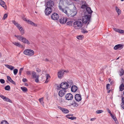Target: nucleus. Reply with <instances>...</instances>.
<instances>
[{
    "instance_id": "nucleus-27",
    "label": "nucleus",
    "mask_w": 124,
    "mask_h": 124,
    "mask_svg": "<svg viewBox=\"0 0 124 124\" xmlns=\"http://www.w3.org/2000/svg\"><path fill=\"white\" fill-rule=\"evenodd\" d=\"M61 11L67 15L68 16H69V14L67 12V10L63 8Z\"/></svg>"
},
{
    "instance_id": "nucleus-44",
    "label": "nucleus",
    "mask_w": 124,
    "mask_h": 124,
    "mask_svg": "<svg viewBox=\"0 0 124 124\" xmlns=\"http://www.w3.org/2000/svg\"><path fill=\"white\" fill-rule=\"evenodd\" d=\"M7 16L8 15L6 14H5L3 17V20H5L7 18Z\"/></svg>"
},
{
    "instance_id": "nucleus-5",
    "label": "nucleus",
    "mask_w": 124,
    "mask_h": 124,
    "mask_svg": "<svg viewBox=\"0 0 124 124\" xmlns=\"http://www.w3.org/2000/svg\"><path fill=\"white\" fill-rule=\"evenodd\" d=\"M70 85H69V84H68V83L66 82H62L60 85V87H58L59 88L62 89L66 90L68 88V87H70Z\"/></svg>"
},
{
    "instance_id": "nucleus-21",
    "label": "nucleus",
    "mask_w": 124,
    "mask_h": 124,
    "mask_svg": "<svg viewBox=\"0 0 124 124\" xmlns=\"http://www.w3.org/2000/svg\"><path fill=\"white\" fill-rule=\"evenodd\" d=\"M0 4L4 8H5V7H6L5 2L2 0H0Z\"/></svg>"
},
{
    "instance_id": "nucleus-2",
    "label": "nucleus",
    "mask_w": 124,
    "mask_h": 124,
    "mask_svg": "<svg viewBox=\"0 0 124 124\" xmlns=\"http://www.w3.org/2000/svg\"><path fill=\"white\" fill-rule=\"evenodd\" d=\"M83 24L81 19H79L74 23L73 26L75 29H79L82 27Z\"/></svg>"
},
{
    "instance_id": "nucleus-41",
    "label": "nucleus",
    "mask_w": 124,
    "mask_h": 124,
    "mask_svg": "<svg viewBox=\"0 0 124 124\" xmlns=\"http://www.w3.org/2000/svg\"><path fill=\"white\" fill-rule=\"evenodd\" d=\"M39 76L37 75V77L36 78V79H35V81L37 82V83H38L39 82Z\"/></svg>"
},
{
    "instance_id": "nucleus-16",
    "label": "nucleus",
    "mask_w": 124,
    "mask_h": 124,
    "mask_svg": "<svg viewBox=\"0 0 124 124\" xmlns=\"http://www.w3.org/2000/svg\"><path fill=\"white\" fill-rule=\"evenodd\" d=\"M86 10L88 13L89 14H91L93 12V11L91 10V9L90 7H86Z\"/></svg>"
},
{
    "instance_id": "nucleus-23",
    "label": "nucleus",
    "mask_w": 124,
    "mask_h": 124,
    "mask_svg": "<svg viewBox=\"0 0 124 124\" xmlns=\"http://www.w3.org/2000/svg\"><path fill=\"white\" fill-rule=\"evenodd\" d=\"M111 117L115 121V123H116L117 124L118 123V122L117 121V118L115 116L113 115L112 114H111Z\"/></svg>"
},
{
    "instance_id": "nucleus-17",
    "label": "nucleus",
    "mask_w": 124,
    "mask_h": 124,
    "mask_svg": "<svg viewBox=\"0 0 124 124\" xmlns=\"http://www.w3.org/2000/svg\"><path fill=\"white\" fill-rule=\"evenodd\" d=\"M72 13H71L70 15L69 14V15H70L71 16L73 17L76 15L77 13V10L76 9H75L74 11L72 10Z\"/></svg>"
},
{
    "instance_id": "nucleus-62",
    "label": "nucleus",
    "mask_w": 124,
    "mask_h": 124,
    "mask_svg": "<svg viewBox=\"0 0 124 124\" xmlns=\"http://www.w3.org/2000/svg\"><path fill=\"white\" fill-rule=\"evenodd\" d=\"M23 19L24 21H26L27 22V20H27L26 18H23Z\"/></svg>"
},
{
    "instance_id": "nucleus-40",
    "label": "nucleus",
    "mask_w": 124,
    "mask_h": 124,
    "mask_svg": "<svg viewBox=\"0 0 124 124\" xmlns=\"http://www.w3.org/2000/svg\"><path fill=\"white\" fill-rule=\"evenodd\" d=\"M82 32L84 33H87L88 32L87 31L84 29H82Z\"/></svg>"
},
{
    "instance_id": "nucleus-52",
    "label": "nucleus",
    "mask_w": 124,
    "mask_h": 124,
    "mask_svg": "<svg viewBox=\"0 0 124 124\" xmlns=\"http://www.w3.org/2000/svg\"><path fill=\"white\" fill-rule=\"evenodd\" d=\"M73 105L75 107H77L78 106V105L76 103H75V102H74V103L73 104Z\"/></svg>"
},
{
    "instance_id": "nucleus-47",
    "label": "nucleus",
    "mask_w": 124,
    "mask_h": 124,
    "mask_svg": "<svg viewBox=\"0 0 124 124\" xmlns=\"http://www.w3.org/2000/svg\"><path fill=\"white\" fill-rule=\"evenodd\" d=\"M118 32L119 33H124L123 30L119 29Z\"/></svg>"
},
{
    "instance_id": "nucleus-24",
    "label": "nucleus",
    "mask_w": 124,
    "mask_h": 124,
    "mask_svg": "<svg viewBox=\"0 0 124 124\" xmlns=\"http://www.w3.org/2000/svg\"><path fill=\"white\" fill-rule=\"evenodd\" d=\"M122 102L121 103L122 108L124 109V97H123L122 98Z\"/></svg>"
},
{
    "instance_id": "nucleus-30",
    "label": "nucleus",
    "mask_w": 124,
    "mask_h": 124,
    "mask_svg": "<svg viewBox=\"0 0 124 124\" xmlns=\"http://www.w3.org/2000/svg\"><path fill=\"white\" fill-rule=\"evenodd\" d=\"M32 76L33 78H36L37 76L36 73L34 72H33Z\"/></svg>"
},
{
    "instance_id": "nucleus-37",
    "label": "nucleus",
    "mask_w": 124,
    "mask_h": 124,
    "mask_svg": "<svg viewBox=\"0 0 124 124\" xmlns=\"http://www.w3.org/2000/svg\"><path fill=\"white\" fill-rule=\"evenodd\" d=\"M18 70L17 69H15L14 70L13 72L14 74L16 75L18 72Z\"/></svg>"
},
{
    "instance_id": "nucleus-4",
    "label": "nucleus",
    "mask_w": 124,
    "mask_h": 124,
    "mask_svg": "<svg viewBox=\"0 0 124 124\" xmlns=\"http://www.w3.org/2000/svg\"><path fill=\"white\" fill-rule=\"evenodd\" d=\"M12 22L17 27L18 29L20 31L22 35L24 33V31L23 27L18 23L15 21H13Z\"/></svg>"
},
{
    "instance_id": "nucleus-34",
    "label": "nucleus",
    "mask_w": 124,
    "mask_h": 124,
    "mask_svg": "<svg viewBox=\"0 0 124 124\" xmlns=\"http://www.w3.org/2000/svg\"><path fill=\"white\" fill-rule=\"evenodd\" d=\"M10 87L9 85L6 86L5 88V89L6 90L8 91L10 89Z\"/></svg>"
},
{
    "instance_id": "nucleus-19",
    "label": "nucleus",
    "mask_w": 124,
    "mask_h": 124,
    "mask_svg": "<svg viewBox=\"0 0 124 124\" xmlns=\"http://www.w3.org/2000/svg\"><path fill=\"white\" fill-rule=\"evenodd\" d=\"M5 65L7 68L10 69L11 70H12L14 68V67L11 65L6 64H5Z\"/></svg>"
},
{
    "instance_id": "nucleus-20",
    "label": "nucleus",
    "mask_w": 124,
    "mask_h": 124,
    "mask_svg": "<svg viewBox=\"0 0 124 124\" xmlns=\"http://www.w3.org/2000/svg\"><path fill=\"white\" fill-rule=\"evenodd\" d=\"M124 81H123L122 84L120 85L119 86V89L120 91H122L124 89V85L123 84Z\"/></svg>"
},
{
    "instance_id": "nucleus-35",
    "label": "nucleus",
    "mask_w": 124,
    "mask_h": 124,
    "mask_svg": "<svg viewBox=\"0 0 124 124\" xmlns=\"http://www.w3.org/2000/svg\"><path fill=\"white\" fill-rule=\"evenodd\" d=\"M72 22L73 21H70L67 22L66 23L67 25L70 26L72 25Z\"/></svg>"
},
{
    "instance_id": "nucleus-53",
    "label": "nucleus",
    "mask_w": 124,
    "mask_h": 124,
    "mask_svg": "<svg viewBox=\"0 0 124 124\" xmlns=\"http://www.w3.org/2000/svg\"><path fill=\"white\" fill-rule=\"evenodd\" d=\"M10 82H11L14 85H16V84L15 82H14V81L12 80H11V81Z\"/></svg>"
},
{
    "instance_id": "nucleus-58",
    "label": "nucleus",
    "mask_w": 124,
    "mask_h": 124,
    "mask_svg": "<svg viewBox=\"0 0 124 124\" xmlns=\"http://www.w3.org/2000/svg\"><path fill=\"white\" fill-rule=\"evenodd\" d=\"M86 7V6L85 5H83L81 6V8H84Z\"/></svg>"
},
{
    "instance_id": "nucleus-42",
    "label": "nucleus",
    "mask_w": 124,
    "mask_h": 124,
    "mask_svg": "<svg viewBox=\"0 0 124 124\" xmlns=\"http://www.w3.org/2000/svg\"><path fill=\"white\" fill-rule=\"evenodd\" d=\"M77 118L75 116L71 117H68V119H71L72 120H75Z\"/></svg>"
},
{
    "instance_id": "nucleus-11",
    "label": "nucleus",
    "mask_w": 124,
    "mask_h": 124,
    "mask_svg": "<svg viewBox=\"0 0 124 124\" xmlns=\"http://www.w3.org/2000/svg\"><path fill=\"white\" fill-rule=\"evenodd\" d=\"M66 90L63 89L60 90L59 92V95L60 97H62L66 93Z\"/></svg>"
},
{
    "instance_id": "nucleus-48",
    "label": "nucleus",
    "mask_w": 124,
    "mask_h": 124,
    "mask_svg": "<svg viewBox=\"0 0 124 124\" xmlns=\"http://www.w3.org/2000/svg\"><path fill=\"white\" fill-rule=\"evenodd\" d=\"M0 82L2 84H4L5 83V81L4 79H0Z\"/></svg>"
},
{
    "instance_id": "nucleus-8",
    "label": "nucleus",
    "mask_w": 124,
    "mask_h": 124,
    "mask_svg": "<svg viewBox=\"0 0 124 124\" xmlns=\"http://www.w3.org/2000/svg\"><path fill=\"white\" fill-rule=\"evenodd\" d=\"M65 72H68V70H60L57 73V75L58 78H62L63 77V75L64 74V73Z\"/></svg>"
},
{
    "instance_id": "nucleus-3",
    "label": "nucleus",
    "mask_w": 124,
    "mask_h": 124,
    "mask_svg": "<svg viewBox=\"0 0 124 124\" xmlns=\"http://www.w3.org/2000/svg\"><path fill=\"white\" fill-rule=\"evenodd\" d=\"M15 36L16 37L18 40L22 41L24 43L28 45L30 44V43L29 41L24 37L21 36L16 35H15Z\"/></svg>"
},
{
    "instance_id": "nucleus-28",
    "label": "nucleus",
    "mask_w": 124,
    "mask_h": 124,
    "mask_svg": "<svg viewBox=\"0 0 124 124\" xmlns=\"http://www.w3.org/2000/svg\"><path fill=\"white\" fill-rule=\"evenodd\" d=\"M69 110L64 108L62 112L64 113L67 114L69 113Z\"/></svg>"
},
{
    "instance_id": "nucleus-63",
    "label": "nucleus",
    "mask_w": 124,
    "mask_h": 124,
    "mask_svg": "<svg viewBox=\"0 0 124 124\" xmlns=\"http://www.w3.org/2000/svg\"><path fill=\"white\" fill-rule=\"evenodd\" d=\"M24 84H25V85L26 86H28V84L27 83H25Z\"/></svg>"
},
{
    "instance_id": "nucleus-15",
    "label": "nucleus",
    "mask_w": 124,
    "mask_h": 124,
    "mask_svg": "<svg viewBox=\"0 0 124 124\" xmlns=\"http://www.w3.org/2000/svg\"><path fill=\"white\" fill-rule=\"evenodd\" d=\"M123 46L122 44H118L116 45L114 47V49L115 50H116L120 48H122Z\"/></svg>"
},
{
    "instance_id": "nucleus-1",
    "label": "nucleus",
    "mask_w": 124,
    "mask_h": 124,
    "mask_svg": "<svg viewBox=\"0 0 124 124\" xmlns=\"http://www.w3.org/2000/svg\"><path fill=\"white\" fill-rule=\"evenodd\" d=\"M54 5V2L53 1L51 0L48 1L47 2L46 7L45 10V14L48 15L51 13L52 12V8Z\"/></svg>"
},
{
    "instance_id": "nucleus-7",
    "label": "nucleus",
    "mask_w": 124,
    "mask_h": 124,
    "mask_svg": "<svg viewBox=\"0 0 124 124\" xmlns=\"http://www.w3.org/2000/svg\"><path fill=\"white\" fill-rule=\"evenodd\" d=\"M24 54L26 55L29 56H31L34 54L33 50L31 49H27L24 50L23 52Z\"/></svg>"
},
{
    "instance_id": "nucleus-59",
    "label": "nucleus",
    "mask_w": 124,
    "mask_h": 124,
    "mask_svg": "<svg viewBox=\"0 0 124 124\" xmlns=\"http://www.w3.org/2000/svg\"><path fill=\"white\" fill-rule=\"evenodd\" d=\"M36 71L37 72H40V71H41V70L38 69H38H37L36 70Z\"/></svg>"
},
{
    "instance_id": "nucleus-60",
    "label": "nucleus",
    "mask_w": 124,
    "mask_h": 124,
    "mask_svg": "<svg viewBox=\"0 0 124 124\" xmlns=\"http://www.w3.org/2000/svg\"><path fill=\"white\" fill-rule=\"evenodd\" d=\"M71 115L70 114H68L66 116V117L67 118H68V117H69L70 116H71Z\"/></svg>"
},
{
    "instance_id": "nucleus-9",
    "label": "nucleus",
    "mask_w": 124,
    "mask_h": 124,
    "mask_svg": "<svg viewBox=\"0 0 124 124\" xmlns=\"http://www.w3.org/2000/svg\"><path fill=\"white\" fill-rule=\"evenodd\" d=\"M51 18L52 19L54 20H56L59 18V16L56 13H54L51 16Z\"/></svg>"
},
{
    "instance_id": "nucleus-39",
    "label": "nucleus",
    "mask_w": 124,
    "mask_h": 124,
    "mask_svg": "<svg viewBox=\"0 0 124 124\" xmlns=\"http://www.w3.org/2000/svg\"><path fill=\"white\" fill-rule=\"evenodd\" d=\"M23 68H21L19 70V74L20 75L21 74V73L22 71L23 70Z\"/></svg>"
},
{
    "instance_id": "nucleus-36",
    "label": "nucleus",
    "mask_w": 124,
    "mask_h": 124,
    "mask_svg": "<svg viewBox=\"0 0 124 124\" xmlns=\"http://www.w3.org/2000/svg\"><path fill=\"white\" fill-rule=\"evenodd\" d=\"M1 124H9L8 122L6 120H2L1 122Z\"/></svg>"
},
{
    "instance_id": "nucleus-54",
    "label": "nucleus",
    "mask_w": 124,
    "mask_h": 124,
    "mask_svg": "<svg viewBox=\"0 0 124 124\" xmlns=\"http://www.w3.org/2000/svg\"><path fill=\"white\" fill-rule=\"evenodd\" d=\"M26 74L29 75H31V72L30 71H28L26 72Z\"/></svg>"
},
{
    "instance_id": "nucleus-10",
    "label": "nucleus",
    "mask_w": 124,
    "mask_h": 124,
    "mask_svg": "<svg viewBox=\"0 0 124 124\" xmlns=\"http://www.w3.org/2000/svg\"><path fill=\"white\" fill-rule=\"evenodd\" d=\"M65 97L66 100H70L72 99L73 96L71 93H68L66 94Z\"/></svg>"
},
{
    "instance_id": "nucleus-14",
    "label": "nucleus",
    "mask_w": 124,
    "mask_h": 124,
    "mask_svg": "<svg viewBox=\"0 0 124 124\" xmlns=\"http://www.w3.org/2000/svg\"><path fill=\"white\" fill-rule=\"evenodd\" d=\"M78 89V87L75 85L72 86L71 87V91L73 92H76Z\"/></svg>"
},
{
    "instance_id": "nucleus-25",
    "label": "nucleus",
    "mask_w": 124,
    "mask_h": 124,
    "mask_svg": "<svg viewBox=\"0 0 124 124\" xmlns=\"http://www.w3.org/2000/svg\"><path fill=\"white\" fill-rule=\"evenodd\" d=\"M115 10L117 13L118 15H119L121 13V11L116 6L115 7Z\"/></svg>"
},
{
    "instance_id": "nucleus-50",
    "label": "nucleus",
    "mask_w": 124,
    "mask_h": 124,
    "mask_svg": "<svg viewBox=\"0 0 124 124\" xmlns=\"http://www.w3.org/2000/svg\"><path fill=\"white\" fill-rule=\"evenodd\" d=\"M107 111L110 114V115H111V114H112L111 113V111H110V110H109V108H107Z\"/></svg>"
},
{
    "instance_id": "nucleus-45",
    "label": "nucleus",
    "mask_w": 124,
    "mask_h": 124,
    "mask_svg": "<svg viewBox=\"0 0 124 124\" xmlns=\"http://www.w3.org/2000/svg\"><path fill=\"white\" fill-rule=\"evenodd\" d=\"M7 79L8 80V81H9L10 82H11V80H12L11 79V78L9 76H7Z\"/></svg>"
},
{
    "instance_id": "nucleus-57",
    "label": "nucleus",
    "mask_w": 124,
    "mask_h": 124,
    "mask_svg": "<svg viewBox=\"0 0 124 124\" xmlns=\"http://www.w3.org/2000/svg\"><path fill=\"white\" fill-rule=\"evenodd\" d=\"M0 97L4 100L5 96H3L2 95H0Z\"/></svg>"
},
{
    "instance_id": "nucleus-51",
    "label": "nucleus",
    "mask_w": 124,
    "mask_h": 124,
    "mask_svg": "<svg viewBox=\"0 0 124 124\" xmlns=\"http://www.w3.org/2000/svg\"><path fill=\"white\" fill-rule=\"evenodd\" d=\"M58 7L59 10H61L63 8H62V6L60 5H59Z\"/></svg>"
},
{
    "instance_id": "nucleus-26",
    "label": "nucleus",
    "mask_w": 124,
    "mask_h": 124,
    "mask_svg": "<svg viewBox=\"0 0 124 124\" xmlns=\"http://www.w3.org/2000/svg\"><path fill=\"white\" fill-rule=\"evenodd\" d=\"M119 73V75L120 77L122 76H123L124 73V70L122 69H121L120 70Z\"/></svg>"
},
{
    "instance_id": "nucleus-6",
    "label": "nucleus",
    "mask_w": 124,
    "mask_h": 124,
    "mask_svg": "<svg viewBox=\"0 0 124 124\" xmlns=\"http://www.w3.org/2000/svg\"><path fill=\"white\" fill-rule=\"evenodd\" d=\"M91 17V16L90 15H86L84 17H83L81 19V20L82 21V23L83 24V23H86L89 22L88 23H89V21Z\"/></svg>"
},
{
    "instance_id": "nucleus-56",
    "label": "nucleus",
    "mask_w": 124,
    "mask_h": 124,
    "mask_svg": "<svg viewBox=\"0 0 124 124\" xmlns=\"http://www.w3.org/2000/svg\"><path fill=\"white\" fill-rule=\"evenodd\" d=\"M113 29L115 31L118 32L119 29L114 28H113Z\"/></svg>"
},
{
    "instance_id": "nucleus-49",
    "label": "nucleus",
    "mask_w": 124,
    "mask_h": 124,
    "mask_svg": "<svg viewBox=\"0 0 124 124\" xmlns=\"http://www.w3.org/2000/svg\"><path fill=\"white\" fill-rule=\"evenodd\" d=\"M43 98H42L39 99V102H41V103H43Z\"/></svg>"
},
{
    "instance_id": "nucleus-22",
    "label": "nucleus",
    "mask_w": 124,
    "mask_h": 124,
    "mask_svg": "<svg viewBox=\"0 0 124 124\" xmlns=\"http://www.w3.org/2000/svg\"><path fill=\"white\" fill-rule=\"evenodd\" d=\"M27 23L29 24L34 26H37L36 24H35L33 22L31 21H30L29 20H28Z\"/></svg>"
},
{
    "instance_id": "nucleus-32",
    "label": "nucleus",
    "mask_w": 124,
    "mask_h": 124,
    "mask_svg": "<svg viewBox=\"0 0 124 124\" xmlns=\"http://www.w3.org/2000/svg\"><path fill=\"white\" fill-rule=\"evenodd\" d=\"M68 83V84H69V85H70V86L71 85L73 84V82L72 81L70 80H68L67 81V83Z\"/></svg>"
},
{
    "instance_id": "nucleus-55",
    "label": "nucleus",
    "mask_w": 124,
    "mask_h": 124,
    "mask_svg": "<svg viewBox=\"0 0 124 124\" xmlns=\"http://www.w3.org/2000/svg\"><path fill=\"white\" fill-rule=\"evenodd\" d=\"M27 80L25 78H23L22 79V81L23 82H27Z\"/></svg>"
},
{
    "instance_id": "nucleus-46",
    "label": "nucleus",
    "mask_w": 124,
    "mask_h": 124,
    "mask_svg": "<svg viewBox=\"0 0 124 124\" xmlns=\"http://www.w3.org/2000/svg\"><path fill=\"white\" fill-rule=\"evenodd\" d=\"M110 85L109 84H107L106 85V88L108 90H109L110 89Z\"/></svg>"
},
{
    "instance_id": "nucleus-18",
    "label": "nucleus",
    "mask_w": 124,
    "mask_h": 124,
    "mask_svg": "<svg viewBox=\"0 0 124 124\" xmlns=\"http://www.w3.org/2000/svg\"><path fill=\"white\" fill-rule=\"evenodd\" d=\"M13 44L15 45L16 46L19 47H23V46L19 42H13Z\"/></svg>"
},
{
    "instance_id": "nucleus-61",
    "label": "nucleus",
    "mask_w": 124,
    "mask_h": 124,
    "mask_svg": "<svg viewBox=\"0 0 124 124\" xmlns=\"http://www.w3.org/2000/svg\"><path fill=\"white\" fill-rule=\"evenodd\" d=\"M96 119V118H91L90 119V120L91 121H94Z\"/></svg>"
},
{
    "instance_id": "nucleus-31",
    "label": "nucleus",
    "mask_w": 124,
    "mask_h": 124,
    "mask_svg": "<svg viewBox=\"0 0 124 124\" xmlns=\"http://www.w3.org/2000/svg\"><path fill=\"white\" fill-rule=\"evenodd\" d=\"M4 100L5 101L9 102H12V101L10 99L6 97L4 98Z\"/></svg>"
},
{
    "instance_id": "nucleus-12",
    "label": "nucleus",
    "mask_w": 124,
    "mask_h": 124,
    "mask_svg": "<svg viewBox=\"0 0 124 124\" xmlns=\"http://www.w3.org/2000/svg\"><path fill=\"white\" fill-rule=\"evenodd\" d=\"M67 18L65 17H62L59 19V21L61 24L65 23L66 22Z\"/></svg>"
},
{
    "instance_id": "nucleus-33",
    "label": "nucleus",
    "mask_w": 124,
    "mask_h": 124,
    "mask_svg": "<svg viewBox=\"0 0 124 124\" xmlns=\"http://www.w3.org/2000/svg\"><path fill=\"white\" fill-rule=\"evenodd\" d=\"M47 76H46V80L45 82V83H47V82H48V81L49 80H48V77H50V76L48 74H47Z\"/></svg>"
},
{
    "instance_id": "nucleus-13",
    "label": "nucleus",
    "mask_w": 124,
    "mask_h": 124,
    "mask_svg": "<svg viewBox=\"0 0 124 124\" xmlns=\"http://www.w3.org/2000/svg\"><path fill=\"white\" fill-rule=\"evenodd\" d=\"M75 98L77 101H80L81 100V97L80 94H76L75 96Z\"/></svg>"
},
{
    "instance_id": "nucleus-43",
    "label": "nucleus",
    "mask_w": 124,
    "mask_h": 124,
    "mask_svg": "<svg viewBox=\"0 0 124 124\" xmlns=\"http://www.w3.org/2000/svg\"><path fill=\"white\" fill-rule=\"evenodd\" d=\"M103 111L102 110H98L96 111V112L97 113V114H100L102 112H103Z\"/></svg>"
},
{
    "instance_id": "nucleus-38",
    "label": "nucleus",
    "mask_w": 124,
    "mask_h": 124,
    "mask_svg": "<svg viewBox=\"0 0 124 124\" xmlns=\"http://www.w3.org/2000/svg\"><path fill=\"white\" fill-rule=\"evenodd\" d=\"M83 37V35H80L77 36V38L78 39H81Z\"/></svg>"
},
{
    "instance_id": "nucleus-64",
    "label": "nucleus",
    "mask_w": 124,
    "mask_h": 124,
    "mask_svg": "<svg viewBox=\"0 0 124 124\" xmlns=\"http://www.w3.org/2000/svg\"><path fill=\"white\" fill-rule=\"evenodd\" d=\"M58 108L59 109H60L62 107H61L60 106H58Z\"/></svg>"
},
{
    "instance_id": "nucleus-29",
    "label": "nucleus",
    "mask_w": 124,
    "mask_h": 124,
    "mask_svg": "<svg viewBox=\"0 0 124 124\" xmlns=\"http://www.w3.org/2000/svg\"><path fill=\"white\" fill-rule=\"evenodd\" d=\"M21 89L24 92H26L27 90V88L25 87H21Z\"/></svg>"
}]
</instances>
